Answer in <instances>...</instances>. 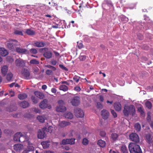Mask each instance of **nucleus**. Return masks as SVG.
<instances>
[{
  "instance_id": "3c124183",
  "label": "nucleus",
  "mask_w": 153,
  "mask_h": 153,
  "mask_svg": "<svg viewBox=\"0 0 153 153\" xmlns=\"http://www.w3.org/2000/svg\"><path fill=\"white\" fill-rule=\"evenodd\" d=\"M138 111L139 112L140 114L143 115L144 114V112L142 108L141 107H139L138 108Z\"/></svg>"
},
{
  "instance_id": "a19ab883",
  "label": "nucleus",
  "mask_w": 153,
  "mask_h": 153,
  "mask_svg": "<svg viewBox=\"0 0 153 153\" xmlns=\"http://www.w3.org/2000/svg\"><path fill=\"white\" fill-rule=\"evenodd\" d=\"M31 99L34 104H36L38 102V101L35 97L33 96H32Z\"/></svg>"
},
{
  "instance_id": "774afa93",
  "label": "nucleus",
  "mask_w": 153,
  "mask_h": 153,
  "mask_svg": "<svg viewBox=\"0 0 153 153\" xmlns=\"http://www.w3.org/2000/svg\"><path fill=\"white\" fill-rule=\"evenodd\" d=\"M54 152L53 151H51L50 150L45 151L44 152V153H54Z\"/></svg>"
},
{
  "instance_id": "dca6fc26",
  "label": "nucleus",
  "mask_w": 153,
  "mask_h": 153,
  "mask_svg": "<svg viewBox=\"0 0 153 153\" xmlns=\"http://www.w3.org/2000/svg\"><path fill=\"white\" fill-rule=\"evenodd\" d=\"M8 54V52L7 50L4 48H0V55L2 56H5Z\"/></svg>"
},
{
  "instance_id": "c756f323",
  "label": "nucleus",
  "mask_w": 153,
  "mask_h": 153,
  "mask_svg": "<svg viewBox=\"0 0 153 153\" xmlns=\"http://www.w3.org/2000/svg\"><path fill=\"white\" fill-rule=\"evenodd\" d=\"M118 136L119 135L115 133H113L111 135V138L114 141H116L117 140Z\"/></svg>"
},
{
  "instance_id": "a18cd8bd",
  "label": "nucleus",
  "mask_w": 153,
  "mask_h": 153,
  "mask_svg": "<svg viewBox=\"0 0 153 153\" xmlns=\"http://www.w3.org/2000/svg\"><path fill=\"white\" fill-rule=\"evenodd\" d=\"M79 59L82 61H84L86 59V56L85 55H80L79 57Z\"/></svg>"
},
{
  "instance_id": "37998d69",
  "label": "nucleus",
  "mask_w": 153,
  "mask_h": 153,
  "mask_svg": "<svg viewBox=\"0 0 153 153\" xmlns=\"http://www.w3.org/2000/svg\"><path fill=\"white\" fill-rule=\"evenodd\" d=\"M88 140L86 138H85L83 139L82 143L84 145H87L88 144Z\"/></svg>"
},
{
  "instance_id": "79ce46f5",
  "label": "nucleus",
  "mask_w": 153,
  "mask_h": 153,
  "mask_svg": "<svg viewBox=\"0 0 153 153\" xmlns=\"http://www.w3.org/2000/svg\"><path fill=\"white\" fill-rule=\"evenodd\" d=\"M14 34L17 35H21V36L23 35V33L22 32V31H21L20 30H15L14 32Z\"/></svg>"
},
{
  "instance_id": "8fccbe9b",
  "label": "nucleus",
  "mask_w": 153,
  "mask_h": 153,
  "mask_svg": "<svg viewBox=\"0 0 153 153\" xmlns=\"http://www.w3.org/2000/svg\"><path fill=\"white\" fill-rule=\"evenodd\" d=\"M76 46L79 49H81L83 47V45L82 43L81 42L79 43V42H77Z\"/></svg>"
},
{
  "instance_id": "c9c22d12",
  "label": "nucleus",
  "mask_w": 153,
  "mask_h": 153,
  "mask_svg": "<svg viewBox=\"0 0 153 153\" xmlns=\"http://www.w3.org/2000/svg\"><path fill=\"white\" fill-rule=\"evenodd\" d=\"M13 76V75L11 72L9 73L7 76V79L8 81H10Z\"/></svg>"
},
{
  "instance_id": "39448f33",
  "label": "nucleus",
  "mask_w": 153,
  "mask_h": 153,
  "mask_svg": "<svg viewBox=\"0 0 153 153\" xmlns=\"http://www.w3.org/2000/svg\"><path fill=\"white\" fill-rule=\"evenodd\" d=\"M130 140L136 143L139 142L140 139L139 137L137 134L136 133H132L129 135Z\"/></svg>"
},
{
  "instance_id": "338daca9",
  "label": "nucleus",
  "mask_w": 153,
  "mask_h": 153,
  "mask_svg": "<svg viewBox=\"0 0 153 153\" xmlns=\"http://www.w3.org/2000/svg\"><path fill=\"white\" fill-rule=\"evenodd\" d=\"M100 100L101 102H103L104 100V98L102 95H101L100 96Z\"/></svg>"
},
{
  "instance_id": "69168bd1",
  "label": "nucleus",
  "mask_w": 153,
  "mask_h": 153,
  "mask_svg": "<svg viewBox=\"0 0 153 153\" xmlns=\"http://www.w3.org/2000/svg\"><path fill=\"white\" fill-rule=\"evenodd\" d=\"M62 84H66V85H69V84L68 83V80L67 81H62L61 82Z\"/></svg>"
},
{
  "instance_id": "473e14b6",
  "label": "nucleus",
  "mask_w": 153,
  "mask_h": 153,
  "mask_svg": "<svg viewBox=\"0 0 153 153\" xmlns=\"http://www.w3.org/2000/svg\"><path fill=\"white\" fill-rule=\"evenodd\" d=\"M121 151L123 153H128V150L125 145H123L121 147Z\"/></svg>"
},
{
  "instance_id": "2f4dec72",
  "label": "nucleus",
  "mask_w": 153,
  "mask_h": 153,
  "mask_svg": "<svg viewBox=\"0 0 153 153\" xmlns=\"http://www.w3.org/2000/svg\"><path fill=\"white\" fill-rule=\"evenodd\" d=\"M26 33L29 35H33L35 34V32L30 29H27L26 31Z\"/></svg>"
},
{
  "instance_id": "c85d7f7f",
  "label": "nucleus",
  "mask_w": 153,
  "mask_h": 153,
  "mask_svg": "<svg viewBox=\"0 0 153 153\" xmlns=\"http://www.w3.org/2000/svg\"><path fill=\"white\" fill-rule=\"evenodd\" d=\"M59 88L60 90H62L64 91H66L68 90V87L65 85H60Z\"/></svg>"
},
{
  "instance_id": "13d9d810",
  "label": "nucleus",
  "mask_w": 153,
  "mask_h": 153,
  "mask_svg": "<svg viewBox=\"0 0 153 153\" xmlns=\"http://www.w3.org/2000/svg\"><path fill=\"white\" fill-rule=\"evenodd\" d=\"M106 134V132L103 131H101L100 133V135L102 137H105Z\"/></svg>"
},
{
  "instance_id": "20e7f679",
  "label": "nucleus",
  "mask_w": 153,
  "mask_h": 153,
  "mask_svg": "<svg viewBox=\"0 0 153 153\" xmlns=\"http://www.w3.org/2000/svg\"><path fill=\"white\" fill-rule=\"evenodd\" d=\"M39 107L42 109L48 108L50 109L51 108V105L48 104V100L46 99H44L42 101L39 105Z\"/></svg>"
},
{
  "instance_id": "864d4df0",
  "label": "nucleus",
  "mask_w": 153,
  "mask_h": 153,
  "mask_svg": "<svg viewBox=\"0 0 153 153\" xmlns=\"http://www.w3.org/2000/svg\"><path fill=\"white\" fill-rule=\"evenodd\" d=\"M111 112L113 115V116L114 117V118H116L117 117V114L112 109L111 110Z\"/></svg>"
},
{
  "instance_id": "f704fd0d",
  "label": "nucleus",
  "mask_w": 153,
  "mask_h": 153,
  "mask_svg": "<svg viewBox=\"0 0 153 153\" xmlns=\"http://www.w3.org/2000/svg\"><path fill=\"white\" fill-rule=\"evenodd\" d=\"M28 146H27V150L29 151H33L34 149V147L32 146V144H30V142H27Z\"/></svg>"
},
{
  "instance_id": "412c9836",
  "label": "nucleus",
  "mask_w": 153,
  "mask_h": 153,
  "mask_svg": "<svg viewBox=\"0 0 153 153\" xmlns=\"http://www.w3.org/2000/svg\"><path fill=\"white\" fill-rule=\"evenodd\" d=\"M34 94L37 97L40 99H43L44 97V94L42 93L39 91H35L34 92Z\"/></svg>"
},
{
  "instance_id": "49530a36",
  "label": "nucleus",
  "mask_w": 153,
  "mask_h": 153,
  "mask_svg": "<svg viewBox=\"0 0 153 153\" xmlns=\"http://www.w3.org/2000/svg\"><path fill=\"white\" fill-rule=\"evenodd\" d=\"M68 144H73L74 143V140L73 139H68Z\"/></svg>"
},
{
  "instance_id": "603ef678",
  "label": "nucleus",
  "mask_w": 153,
  "mask_h": 153,
  "mask_svg": "<svg viewBox=\"0 0 153 153\" xmlns=\"http://www.w3.org/2000/svg\"><path fill=\"white\" fill-rule=\"evenodd\" d=\"M7 60L10 62H12L13 61V59L12 57L10 56H8L7 57Z\"/></svg>"
},
{
  "instance_id": "7c9ffc66",
  "label": "nucleus",
  "mask_w": 153,
  "mask_h": 153,
  "mask_svg": "<svg viewBox=\"0 0 153 153\" xmlns=\"http://www.w3.org/2000/svg\"><path fill=\"white\" fill-rule=\"evenodd\" d=\"M18 98L21 100L25 99L27 97V95L26 94H19L18 96Z\"/></svg>"
},
{
  "instance_id": "6e6552de",
  "label": "nucleus",
  "mask_w": 153,
  "mask_h": 153,
  "mask_svg": "<svg viewBox=\"0 0 153 153\" xmlns=\"http://www.w3.org/2000/svg\"><path fill=\"white\" fill-rule=\"evenodd\" d=\"M74 113L77 117H82L84 116L83 111L79 108H76L75 109Z\"/></svg>"
},
{
  "instance_id": "bb28decb",
  "label": "nucleus",
  "mask_w": 153,
  "mask_h": 153,
  "mask_svg": "<svg viewBox=\"0 0 153 153\" xmlns=\"http://www.w3.org/2000/svg\"><path fill=\"white\" fill-rule=\"evenodd\" d=\"M22 74L24 76L26 77L30 75L29 71L27 69H24L22 71Z\"/></svg>"
},
{
  "instance_id": "c03bdc74",
  "label": "nucleus",
  "mask_w": 153,
  "mask_h": 153,
  "mask_svg": "<svg viewBox=\"0 0 153 153\" xmlns=\"http://www.w3.org/2000/svg\"><path fill=\"white\" fill-rule=\"evenodd\" d=\"M80 78V77L76 75H75L73 78V79L77 83L79 82Z\"/></svg>"
},
{
  "instance_id": "a211bd4d",
  "label": "nucleus",
  "mask_w": 153,
  "mask_h": 153,
  "mask_svg": "<svg viewBox=\"0 0 153 153\" xmlns=\"http://www.w3.org/2000/svg\"><path fill=\"white\" fill-rule=\"evenodd\" d=\"M45 136V132L44 130L41 131L39 130L38 132V137L39 139H43Z\"/></svg>"
},
{
  "instance_id": "cd10ccee",
  "label": "nucleus",
  "mask_w": 153,
  "mask_h": 153,
  "mask_svg": "<svg viewBox=\"0 0 153 153\" xmlns=\"http://www.w3.org/2000/svg\"><path fill=\"white\" fill-rule=\"evenodd\" d=\"M65 117L66 118L71 119L73 117V115L71 112H68L65 114Z\"/></svg>"
},
{
  "instance_id": "4468645a",
  "label": "nucleus",
  "mask_w": 153,
  "mask_h": 153,
  "mask_svg": "<svg viewBox=\"0 0 153 153\" xmlns=\"http://www.w3.org/2000/svg\"><path fill=\"white\" fill-rule=\"evenodd\" d=\"M46 45L42 41H36L34 42L33 45L38 48L43 47Z\"/></svg>"
},
{
  "instance_id": "5701e85b",
  "label": "nucleus",
  "mask_w": 153,
  "mask_h": 153,
  "mask_svg": "<svg viewBox=\"0 0 153 153\" xmlns=\"http://www.w3.org/2000/svg\"><path fill=\"white\" fill-rule=\"evenodd\" d=\"M71 123L70 122L65 121H63L59 123V126L61 127H64L66 126L70 125Z\"/></svg>"
},
{
  "instance_id": "a878e982",
  "label": "nucleus",
  "mask_w": 153,
  "mask_h": 153,
  "mask_svg": "<svg viewBox=\"0 0 153 153\" xmlns=\"http://www.w3.org/2000/svg\"><path fill=\"white\" fill-rule=\"evenodd\" d=\"M97 143L100 147L102 148L104 147L106 144L105 142L101 140H98Z\"/></svg>"
},
{
  "instance_id": "0e129e2a",
  "label": "nucleus",
  "mask_w": 153,
  "mask_h": 153,
  "mask_svg": "<svg viewBox=\"0 0 153 153\" xmlns=\"http://www.w3.org/2000/svg\"><path fill=\"white\" fill-rule=\"evenodd\" d=\"M56 89L55 88H52L51 89V91L53 93H56Z\"/></svg>"
},
{
  "instance_id": "7ed1b4c3",
  "label": "nucleus",
  "mask_w": 153,
  "mask_h": 153,
  "mask_svg": "<svg viewBox=\"0 0 153 153\" xmlns=\"http://www.w3.org/2000/svg\"><path fill=\"white\" fill-rule=\"evenodd\" d=\"M26 136V134H25V135L23 134V133L20 132L16 133L15 134L13 137V140L15 141H19L21 143L25 142L24 140H22L21 139L22 138H24Z\"/></svg>"
},
{
  "instance_id": "e433bc0d",
  "label": "nucleus",
  "mask_w": 153,
  "mask_h": 153,
  "mask_svg": "<svg viewBox=\"0 0 153 153\" xmlns=\"http://www.w3.org/2000/svg\"><path fill=\"white\" fill-rule=\"evenodd\" d=\"M30 63L32 64L38 65L39 64V62L36 59H33L31 60L30 61Z\"/></svg>"
},
{
  "instance_id": "0eeeda50",
  "label": "nucleus",
  "mask_w": 153,
  "mask_h": 153,
  "mask_svg": "<svg viewBox=\"0 0 153 153\" xmlns=\"http://www.w3.org/2000/svg\"><path fill=\"white\" fill-rule=\"evenodd\" d=\"M15 63L16 66L19 68H22L25 66V62L21 59H16L15 60Z\"/></svg>"
},
{
  "instance_id": "72a5a7b5",
  "label": "nucleus",
  "mask_w": 153,
  "mask_h": 153,
  "mask_svg": "<svg viewBox=\"0 0 153 153\" xmlns=\"http://www.w3.org/2000/svg\"><path fill=\"white\" fill-rule=\"evenodd\" d=\"M134 127L137 131H139L141 129V126L139 123H137L134 125Z\"/></svg>"
},
{
  "instance_id": "ddd939ff",
  "label": "nucleus",
  "mask_w": 153,
  "mask_h": 153,
  "mask_svg": "<svg viewBox=\"0 0 153 153\" xmlns=\"http://www.w3.org/2000/svg\"><path fill=\"white\" fill-rule=\"evenodd\" d=\"M101 114L103 119L106 120L108 118L109 113L108 111L104 109L102 111Z\"/></svg>"
},
{
  "instance_id": "4be33fe9",
  "label": "nucleus",
  "mask_w": 153,
  "mask_h": 153,
  "mask_svg": "<svg viewBox=\"0 0 153 153\" xmlns=\"http://www.w3.org/2000/svg\"><path fill=\"white\" fill-rule=\"evenodd\" d=\"M8 71V67L7 65H4L1 68V73L3 76H5Z\"/></svg>"
},
{
  "instance_id": "9b49d317",
  "label": "nucleus",
  "mask_w": 153,
  "mask_h": 153,
  "mask_svg": "<svg viewBox=\"0 0 153 153\" xmlns=\"http://www.w3.org/2000/svg\"><path fill=\"white\" fill-rule=\"evenodd\" d=\"M153 136L150 133H148L145 134V139L146 142L149 144H150L153 141L152 138Z\"/></svg>"
},
{
  "instance_id": "6e6d98bb",
  "label": "nucleus",
  "mask_w": 153,
  "mask_h": 153,
  "mask_svg": "<svg viewBox=\"0 0 153 153\" xmlns=\"http://www.w3.org/2000/svg\"><path fill=\"white\" fill-rule=\"evenodd\" d=\"M39 69L37 67L34 68L33 69V72L35 74H37L39 72Z\"/></svg>"
},
{
  "instance_id": "de8ad7c7",
  "label": "nucleus",
  "mask_w": 153,
  "mask_h": 153,
  "mask_svg": "<svg viewBox=\"0 0 153 153\" xmlns=\"http://www.w3.org/2000/svg\"><path fill=\"white\" fill-rule=\"evenodd\" d=\"M97 108L102 109L103 108V106L100 102H98L97 103Z\"/></svg>"
},
{
  "instance_id": "f3484780",
  "label": "nucleus",
  "mask_w": 153,
  "mask_h": 153,
  "mask_svg": "<svg viewBox=\"0 0 153 153\" xmlns=\"http://www.w3.org/2000/svg\"><path fill=\"white\" fill-rule=\"evenodd\" d=\"M23 146L21 144H16L13 146L14 149L17 151H20L22 150Z\"/></svg>"
},
{
  "instance_id": "9d476101",
  "label": "nucleus",
  "mask_w": 153,
  "mask_h": 153,
  "mask_svg": "<svg viewBox=\"0 0 153 153\" xmlns=\"http://www.w3.org/2000/svg\"><path fill=\"white\" fill-rule=\"evenodd\" d=\"M42 50H44L45 52L43 53V56L47 59H49L51 58L52 56V53L50 51H46V50H48V48H45L42 49Z\"/></svg>"
},
{
  "instance_id": "ea45409f",
  "label": "nucleus",
  "mask_w": 153,
  "mask_h": 153,
  "mask_svg": "<svg viewBox=\"0 0 153 153\" xmlns=\"http://www.w3.org/2000/svg\"><path fill=\"white\" fill-rule=\"evenodd\" d=\"M50 63L52 65H55L58 64L57 61L54 59H52L50 61Z\"/></svg>"
},
{
  "instance_id": "393cba45",
  "label": "nucleus",
  "mask_w": 153,
  "mask_h": 153,
  "mask_svg": "<svg viewBox=\"0 0 153 153\" xmlns=\"http://www.w3.org/2000/svg\"><path fill=\"white\" fill-rule=\"evenodd\" d=\"M19 105L23 108H26L29 106V103L27 102L24 101L23 102L20 103Z\"/></svg>"
},
{
  "instance_id": "5fc2aeb1",
  "label": "nucleus",
  "mask_w": 153,
  "mask_h": 153,
  "mask_svg": "<svg viewBox=\"0 0 153 153\" xmlns=\"http://www.w3.org/2000/svg\"><path fill=\"white\" fill-rule=\"evenodd\" d=\"M33 111L36 113H40L41 111L38 108H35L33 109Z\"/></svg>"
},
{
  "instance_id": "f8f14e48",
  "label": "nucleus",
  "mask_w": 153,
  "mask_h": 153,
  "mask_svg": "<svg viewBox=\"0 0 153 153\" xmlns=\"http://www.w3.org/2000/svg\"><path fill=\"white\" fill-rule=\"evenodd\" d=\"M16 41L15 40H12L10 42H7L6 44L7 47L9 50L13 51L14 49L13 42Z\"/></svg>"
},
{
  "instance_id": "f257e3e1",
  "label": "nucleus",
  "mask_w": 153,
  "mask_h": 153,
  "mask_svg": "<svg viewBox=\"0 0 153 153\" xmlns=\"http://www.w3.org/2000/svg\"><path fill=\"white\" fill-rule=\"evenodd\" d=\"M123 111L124 115L126 117L128 116L129 114L134 116L135 113V109L133 105H125Z\"/></svg>"
},
{
  "instance_id": "aec40b11",
  "label": "nucleus",
  "mask_w": 153,
  "mask_h": 153,
  "mask_svg": "<svg viewBox=\"0 0 153 153\" xmlns=\"http://www.w3.org/2000/svg\"><path fill=\"white\" fill-rule=\"evenodd\" d=\"M50 141H46L41 142V144L42 145L44 149H45L49 147Z\"/></svg>"
},
{
  "instance_id": "b1692460",
  "label": "nucleus",
  "mask_w": 153,
  "mask_h": 153,
  "mask_svg": "<svg viewBox=\"0 0 153 153\" xmlns=\"http://www.w3.org/2000/svg\"><path fill=\"white\" fill-rule=\"evenodd\" d=\"M17 52L22 53H25L27 52V49L17 47L16 49Z\"/></svg>"
},
{
  "instance_id": "f03ea898",
  "label": "nucleus",
  "mask_w": 153,
  "mask_h": 153,
  "mask_svg": "<svg viewBox=\"0 0 153 153\" xmlns=\"http://www.w3.org/2000/svg\"><path fill=\"white\" fill-rule=\"evenodd\" d=\"M130 153H141L142 151L140 146L136 144L131 143L128 146Z\"/></svg>"
},
{
  "instance_id": "4c0bfd02",
  "label": "nucleus",
  "mask_w": 153,
  "mask_h": 153,
  "mask_svg": "<svg viewBox=\"0 0 153 153\" xmlns=\"http://www.w3.org/2000/svg\"><path fill=\"white\" fill-rule=\"evenodd\" d=\"M145 105L148 109H150L152 107V104L151 102L149 101H147L145 103Z\"/></svg>"
},
{
  "instance_id": "58836bf2",
  "label": "nucleus",
  "mask_w": 153,
  "mask_h": 153,
  "mask_svg": "<svg viewBox=\"0 0 153 153\" xmlns=\"http://www.w3.org/2000/svg\"><path fill=\"white\" fill-rule=\"evenodd\" d=\"M37 119L40 122L43 123L45 121V119L42 116H38L37 117Z\"/></svg>"
},
{
  "instance_id": "6ab92c4d",
  "label": "nucleus",
  "mask_w": 153,
  "mask_h": 153,
  "mask_svg": "<svg viewBox=\"0 0 153 153\" xmlns=\"http://www.w3.org/2000/svg\"><path fill=\"white\" fill-rule=\"evenodd\" d=\"M114 107L117 111H120L121 109V105L119 102H117L114 104Z\"/></svg>"
},
{
  "instance_id": "423d86ee",
  "label": "nucleus",
  "mask_w": 153,
  "mask_h": 153,
  "mask_svg": "<svg viewBox=\"0 0 153 153\" xmlns=\"http://www.w3.org/2000/svg\"><path fill=\"white\" fill-rule=\"evenodd\" d=\"M71 102L74 106H78L80 103V98L77 96L74 97L71 99Z\"/></svg>"
},
{
  "instance_id": "1a4fd4ad",
  "label": "nucleus",
  "mask_w": 153,
  "mask_h": 153,
  "mask_svg": "<svg viewBox=\"0 0 153 153\" xmlns=\"http://www.w3.org/2000/svg\"><path fill=\"white\" fill-rule=\"evenodd\" d=\"M45 67L52 69V70L47 69L45 73L46 74L48 75H50L52 74H53V71H55L56 69V68L55 67L50 65H45Z\"/></svg>"
},
{
  "instance_id": "bf43d9fd",
  "label": "nucleus",
  "mask_w": 153,
  "mask_h": 153,
  "mask_svg": "<svg viewBox=\"0 0 153 153\" xmlns=\"http://www.w3.org/2000/svg\"><path fill=\"white\" fill-rule=\"evenodd\" d=\"M59 67L61 69H62L63 70H64L65 71H67L68 69L67 68L64 66L62 64H60L59 65Z\"/></svg>"
},
{
  "instance_id": "052dcab7",
  "label": "nucleus",
  "mask_w": 153,
  "mask_h": 153,
  "mask_svg": "<svg viewBox=\"0 0 153 153\" xmlns=\"http://www.w3.org/2000/svg\"><path fill=\"white\" fill-rule=\"evenodd\" d=\"M62 143L63 145L68 144V139L63 140L62 141Z\"/></svg>"
},
{
  "instance_id": "09e8293b",
  "label": "nucleus",
  "mask_w": 153,
  "mask_h": 153,
  "mask_svg": "<svg viewBox=\"0 0 153 153\" xmlns=\"http://www.w3.org/2000/svg\"><path fill=\"white\" fill-rule=\"evenodd\" d=\"M30 52L33 54H36L37 53V51L35 48H31L30 50Z\"/></svg>"
},
{
  "instance_id": "e2e57ef3",
  "label": "nucleus",
  "mask_w": 153,
  "mask_h": 153,
  "mask_svg": "<svg viewBox=\"0 0 153 153\" xmlns=\"http://www.w3.org/2000/svg\"><path fill=\"white\" fill-rule=\"evenodd\" d=\"M81 88L79 86H76L74 88V90L77 91H79L81 90Z\"/></svg>"
},
{
  "instance_id": "4d7b16f0",
  "label": "nucleus",
  "mask_w": 153,
  "mask_h": 153,
  "mask_svg": "<svg viewBox=\"0 0 153 153\" xmlns=\"http://www.w3.org/2000/svg\"><path fill=\"white\" fill-rule=\"evenodd\" d=\"M137 38L140 40H142L143 39V37L141 34L139 33L137 35Z\"/></svg>"
},
{
  "instance_id": "2eb2a0df",
  "label": "nucleus",
  "mask_w": 153,
  "mask_h": 153,
  "mask_svg": "<svg viewBox=\"0 0 153 153\" xmlns=\"http://www.w3.org/2000/svg\"><path fill=\"white\" fill-rule=\"evenodd\" d=\"M66 110V107L63 105H59L56 108V110L58 112H63Z\"/></svg>"
},
{
  "instance_id": "680f3d73",
  "label": "nucleus",
  "mask_w": 153,
  "mask_h": 153,
  "mask_svg": "<svg viewBox=\"0 0 153 153\" xmlns=\"http://www.w3.org/2000/svg\"><path fill=\"white\" fill-rule=\"evenodd\" d=\"M58 102L59 105H63L64 104V101L62 100H59L58 101Z\"/></svg>"
}]
</instances>
